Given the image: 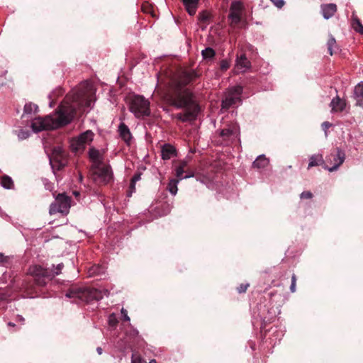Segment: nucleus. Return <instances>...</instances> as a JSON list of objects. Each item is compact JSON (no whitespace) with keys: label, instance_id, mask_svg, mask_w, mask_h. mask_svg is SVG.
<instances>
[{"label":"nucleus","instance_id":"obj_1","mask_svg":"<svg viewBox=\"0 0 363 363\" xmlns=\"http://www.w3.org/2000/svg\"><path fill=\"white\" fill-rule=\"evenodd\" d=\"M93 86L85 83L72 90L52 115L35 118L31 123L33 132L56 129L71 122L77 110L90 108L94 101Z\"/></svg>","mask_w":363,"mask_h":363},{"label":"nucleus","instance_id":"obj_2","mask_svg":"<svg viewBox=\"0 0 363 363\" xmlns=\"http://www.w3.org/2000/svg\"><path fill=\"white\" fill-rule=\"evenodd\" d=\"M194 69L182 71L169 82L165 94L167 101L177 108H185L184 113H179L176 118L182 122L194 121L199 112V107L193 98L192 93L185 86L198 78Z\"/></svg>","mask_w":363,"mask_h":363},{"label":"nucleus","instance_id":"obj_3","mask_svg":"<svg viewBox=\"0 0 363 363\" xmlns=\"http://www.w3.org/2000/svg\"><path fill=\"white\" fill-rule=\"evenodd\" d=\"M104 296H108L107 290H99L96 289L81 288L73 286L65 294V296L72 298L73 302H90L93 300L99 301Z\"/></svg>","mask_w":363,"mask_h":363},{"label":"nucleus","instance_id":"obj_4","mask_svg":"<svg viewBox=\"0 0 363 363\" xmlns=\"http://www.w3.org/2000/svg\"><path fill=\"white\" fill-rule=\"evenodd\" d=\"M63 268V264H58L55 267L54 272H50L48 269H44L38 265L30 266L28 269V274L34 277L36 284L38 286H43L52 280L55 275L60 273Z\"/></svg>","mask_w":363,"mask_h":363},{"label":"nucleus","instance_id":"obj_5","mask_svg":"<svg viewBox=\"0 0 363 363\" xmlns=\"http://www.w3.org/2000/svg\"><path fill=\"white\" fill-rule=\"evenodd\" d=\"M150 103L144 96L134 95L130 99L129 110L138 118H143L150 115Z\"/></svg>","mask_w":363,"mask_h":363},{"label":"nucleus","instance_id":"obj_6","mask_svg":"<svg viewBox=\"0 0 363 363\" xmlns=\"http://www.w3.org/2000/svg\"><path fill=\"white\" fill-rule=\"evenodd\" d=\"M92 177L95 182L106 184L113 179L111 167L103 163L92 165Z\"/></svg>","mask_w":363,"mask_h":363},{"label":"nucleus","instance_id":"obj_7","mask_svg":"<svg viewBox=\"0 0 363 363\" xmlns=\"http://www.w3.org/2000/svg\"><path fill=\"white\" fill-rule=\"evenodd\" d=\"M71 207V198L65 194H59L55 197L54 203L50 206L49 213L50 215L60 213L67 215Z\"/></svg>","mask_w":363,"mask_h":363},{"label":"nucleus","instance_id":"obj_8","mask_svg":"<svg viewBox=\"0 0 363 363\" xmlns=\"http://www.w3.org/2000/svg\"><path fill=\"white\" fill-rule=\"evenodd\" d=\"M94 138V133L91 130H86L81 133L78 137L70 140L71 150L75 153L84 151L86 146L89 145Z\"/></svg>","mask_w":363,"mask_h":363},{"label":"nucleus","instance_id":"obj_9","mask_svg":"<svg viewBox=\"0 0 363 363\" xmlns=\"http://www.w3.org/2000/svg\"><path fill=\"white\" fill-rule=\"evenodd\" d=\"M242 92V87L241 86H235L230 88L225 99L222 101L223 108H228L232 106L239 104L241 101L240 96Z\"/></svg>","mask_w":363,"mask_h":363},{"label":"nucleus","instance_id":"obj_10","mask_svg":"<svg viewBox=\"0 0 363 363\" xmlns=\"http://www.w3.org/2000/svg\"><path fill=\"white\" fill-rule=\"evenodd\" d=\"M345 160V154L343 150L337 148L336 153H330L326 157V162L331 164L330 167L325 166V169L329 172H334L344 162Z\"/></svg>","mask_w":363,"mask_h":363},{"label":"nucleus","instance_id":"obj_11","mask_svg":"<svg viewBox=\"0 0 363 363\" xmlns=\"http://www.w3.org/2000/svg\"><path fill=\"white\" fill-rule=\"evenodd\" d=\"M244 9V5L240 1H233L231 3L229 18L231 20L232 23L237 25L240 22Z\"/></svg>","mask_w":363,"mask_h":363},{"label":"nucleus","instance_id":"obj_12","mask_svg":"<svg viewBox=\"0 0 363 363\" xmlns=\"http://www.w3.org/2000/svg\"><path fill=\"white\" fill-rule=\"evenodd\" d=\"M50 163L53 167L54 163L57 165L58 169L62 168L66 164L65 153L62 147H55L50 156Z\"/></svg>","mask_w":363,"mask_h":363},{"label":"nucleus","instance_id":"obj_13","mask_svg":"<svg viewBox=\"0 0 363 363\" xmlns=\"http://www.w3.org/2000/svg\"><path fill=\"white\" fill-rule=\"evenodd\" d=\"M220 135L225 140L233 141L239 135V128L236 123H233L221 130Z\"/></svg>","mask_w":363,"mask_h":363},{"label":"nucleus","instance_id":"obj_14","mask_svg":"<svg viewBox=\"0 0 363 363\" xmlns=\"http://www.w3.org/2000/svg\"><path fill=\"white\" fill-rule=\"evenodd\" d=\"M251 67L250 62L247 59L245 54L241 55L236 59L234 72L235 74L247 72Z\"/></svg>","mask_w":363,"mask_h":363},{"label":"nucleus","instance_id":"obj_15","mask_svg":"<svg viewBox=\"0 0 363 363\" xmlns=\"http://www.w3.org/2000/svg\"><path fill=\"white\" fill-rule=\"evenodd\" d=\"M321 13L325 19H329L337 11V6L335 4H325L320 6Z\"/></svg>","mask_w":363,"mask_h":363},{"label":"nucleus","instance_id":"obj_16","mask_svg":"<svg viewBox=\"0 0 363 363\" xmlns=\"http://www.w3.org/2000/svg\"><path fill=\"white\" fill-rule=\"evenodd\" d=\"M330 106L331 107L332 112H340L345 108L346 102L337 96L332 99Z\"/></svg>","mask_w":363,"mask_h":363},{"label":"nucleus","instance_id":"obj_17","mask_svg":"<svg viewBox=\"0 0 363 363\" xmlns=\"http://www.w3.org/2000/svg\"><path fill=\"white\" fill-rule=\"evenodd\" d=\"M118 133L121 138L126 143H129L132 139V135L130 133V129L124 123H121L118 126Z\"/></svg>","mask_w":363,"mask_h":363},{"label":"nucleus","instance_id":"obj_18","mask_svg":"<svg viewBox=\"0 0 363 363\" xmlns=\"http://www.w3.org/2000/svg\"><path fill=\"white\" fill-rule=\"evenodd\" d=\"M187 166V162L186 161H182L178 167H176L175 174L178 178V180H182L183 179H187L194 177V173L191 172L189 174L183 176L184 172H185V168Z\"/></svg>","mask_w":363,"mask_h":363},{"label":"nucleus","instance_id":"obj_19","mask_svg":"<svg viewBox=\"0 0 363 363\" xmlns=\"http://www.w3.org/2000/svg\"><path fill=\"white\" fill-rule=\"evenodd\" d=\"M186 11L190 16H194L199 4V0H182Z\"/></svg>","mask_w":363,"mask_h":363},{"label":"nucleus","instance_id":"obj_20","mask_svg":"<svg viewBox=\"0 0 363 363\" xmlns=\"http://www.w3.org/2000/svg\"><path fill=\"white\" fill-rule=\"evenodd\" d=\"M175 148L169 144H165L162 146L161 153L163 160H169L175 155Z\"/></svg>","mask_w":363,"mask_h":363},{"label":"nucleus","instance_id":"obj_21","mask_svg":"<svg viewBox=\"0 0 363 363\" xmlns=\"http://www.w3.org/2000/svg\"><path fill=\"white\" fill-rule=\"evenodd\" d=\"M354 94L357 101V104L359 106L363 107V82L359 83L355 86Z\"/></svg>","mask_w":363,"mask_h":363},{"label":"nucleus","instance_id":"obj_22","mask_svg":"<svg viewBox=\"0 0 363 363\" xmlns=\"http://www.w3.org/2000/svg\"><path fill=\"white\" fill-rule=\"evenodd\" d=\"M89 155L90 159L93 162L92 165H97L102 163V157L101 154L98 150L94 148H91L89 151Z\"/></svg>","mask_w":363,"mask_h":363},{"label":"nucleus","instance_id":"obj_23","mask_svg":"<svg viewBox=\"0 0 363 363\" xmlns=\"http://www.w3.org/2000/svg\"><path fill=\"white\" fill-rule=\"evenodd\" d=\"M322 163H323V157L321 154L313 155L309 157L308 169H311V167L318 166Z\"/></svg>","mask_w":363,"mask_h":363},{"label":"nucleus","instance_id":"obj_24","mask_svg":"<svg viewBox=\"0 0 363 363\" xmlns=\"http://www.w3.org/2000/svg\"><path fill=\"white\" fill-rule=\"evenodd\" d=\"M269 164V160L264 155H261L257 157L253 162V167L256 168H264Z\"/></svg>","mask_w":363,"mask_h":363},{"label":"nucleus","instance_id":"obj_25","mask_svg":"<svg viewBox=\"0 0 363 363\" xmlns=\"http://www.w3.org/2000/svg\"><path fill=\"white\" fill-rule=\"evenodd\" d=\"M38 108V107L36 104H34L30 102L26 104V105L24 106L23 117L36 113Z\"/></svg>","mask_w":363,"mask_h":363},{"label":"nucleus","instance_id":"obj_26","mask_svg":"<svg viewBox=\"0 0 363 363\" xmlns=\"http://www.w3.org/2000/svg\"><path fill=\"white\" fill-rule=\"evenodd\" d=\"M88 273L90 277L101 275L105 273V267L102 265H94L89 269Z\"/></svg>","mask_w":363,"mask_h":363},{"label":"nucleus","instance_id":"obj_27","mask_svg":"<svg viewBox=\"0 0 363 363\" xmlns=\"http://www.w3.org/2000/svg\"><path fill=\"white\" fill-rule=\"evenodd\" d=\"M179 182V180L175 179H172L169 181V183L167 185V190L173 196H175L177 193V191H178L177 185H178Z\"/></svg>","mask_w":363,"mask_h":363},{"label":"nucleus","instance_id":"obj_28","mask_svg":"<svg viewBox=\"0 0 363 363\" xmlns=\"http://www.w3.org/2000/svg\"><path fill=\"white\" fill-rule=\"evenodd\" d=\"M0 183L4 188L7 189H12L13 186V180L9 176H3L1 178Z\"/></svg>","mask_w":363,"mask_h":363},{"label":"nucleus","instance_id":"obj_29","mask_svg":"<svg viewBox=\"0 0 363 363\" xmlns=\"http://www.w3.org/2000/svg\"><path fill=\"white\" fill-rule=\"evenodd\" d=\"M327 45H328V50L330 55H333V51L335 49H337L336 40L333 36H332V35L330 36V38L328 40V43H327Z\"/></svg>","mask_w":363,"mask_h":363},{"label":"nucleus","instance_id":"obj_30","mask_svg":"<svg viewBox=\"0 0 363 363\" xmlns=\"http://www.w3.org/2000/svg\"><path fill=\"white\" fill-rule=\"evenodd\" d=\"M202 57L204 60H211L216 55L214 50L211 48H206L201 51Z\"/></svg>","mask_w":363,"mask_h":363},{"label":"nucleus","instance_id":"obj_31","mask_svg":"<svg viewBox=\"0 0 363 363\" xmlns=\"http://www.w3.org/2000/svg\"><path fill=\"white\" fill-rule=\"evenodd\" d=\"M352 27L356 31L363 34V26L357 17H353Z\"/></svg>","mask_w":363,"mask_h":363},{"label":"nucleus","instance_id":"obj_32","mask_svg":"<svg viewBox=\"0 0 363 363\" xmlns=\"http://www.w3.org/2000/svg\"><path fill=\"white\" fill-rule=\"evenodd\" d=\"M17 135L19 140H24L29 137L30 133L27 130H20Z\"/></svg>","mask_w":363,"mask_h":363},{"label":"nucleus","instance_id":"obj_33","mask_svg":"<svg viewBox=\"0 0 363 363\" xmlns=\"http://www.w3.org/2000/svg\"><path fill=\"white\" fill-rule=\"evenodd\" d=\"M220 69L226 71L230 67V62L227 60H223L220 63Z\"/></svg>","mask_w":363,"mask_h":363},{"label":"nucleus","instance_id":"obj_34","mask_svg":"<svg viewBox=\"0 0 363 363\" xmlns=\"http://www.w3.org/2000/svg\"><path fill=\"white\" fill-rule=\"evenodd\" d=\"M131 363H142V358L140 355L133 353L131 357Z\"/></svg>","mask_w":363,"mask_h":363},{"label":"nucleus","instance_id":"obj_35","mask_svg":"<svg viewBox=\"0 0 363 363\" xmlns=\"http://www.w3.org/2000/svg\"><path fill=\"white\" fill-rule=\"evenodd\" d=\"M275 6H277L279 9H281L284 5V0H270Z\"/></svg>","mask_w":363,"mask_h":363},{"label":"nucleus","instance_id":"obj_36","mask_svg":"<svg viewBox=\"0 0 363 363\" xmlns=\"http://www.w3.org/2000/svg\"><path fill=\"white\" fill-rule=\"evenodd\" d=\"M135 191V183H133V182H130V186H129V191H128L127 196L128 197H130L132 196V194Z\"/></svg>","mask_w":363,"mask_h":363},{"label":"nucleus","instance_id":"obj_37","mask_svg":"<svg viewBox=\"0 0 363 363\" xmlns=\"http://www.w3.org/2000/svg\"><path fill=\"white\" fill-rule=\"evenodd\" d=\"M331 123L328 122V121H325L324 123H322V128L323 129V130L325 131V136L327 137L328 136V133H327V130L331 126Z\"/></svg>","mask_w":363,"mask_h":363},{"label":"nucleus","instance_id":"obj_38","mask_svg":"<svg viewBox=\"0 0 363 363\" xmlns=\"http://www.w3.org/2000/svg\"><path fill=\"white\" fill-rule=\"evenodd\" d=\"M249 286V284H240L238 287V291L239 293H244L246 291L247 287Z\"/></svg>","mask_w":363,"mask_h":363},{"label":"nucleus","instance_id":"obj_39","mask_svg":"<svg viewBox=\"0 0 363 363\" xmlns=\"http://www.w3.org/2000/svg\"><path fill=\"white\" fill-rule=\"evenodd\" d=\"M312 194L310 191H303L301 194V199H311L312 198Z\"/></svg>","mask_w":363,"mask_h":363},{"label":"nucleus","instance_id":"obj_40","mask_svg":"<svg viewBox=\"0 0 363 363\" xmlns=\"http://www.w3.org/2000/svg\"><path fill=\"white\" fill-rule=\"evenodd\" d=\"M121 313L123 317V320H125V321H128L129 322L130 321V318L129 316L128 315V312L124 308H122L121 311Z\"/></svg>","mask_w":363,"mask_h":363},{"label":"nucleus","instance_id":"obj_41","mask_svg":"<svg viewBox=\"0 0 363 363\" xmlns=\"http://www.w3.org/2000/svg\"><path fill=\"white\" fill-rule=\"evenodd\" d=\"M140 179L141 174L140 173H138L133 177L131 182H133V183H136L138 181L140 180Z\"/></svg>","mask_w":363,"mask_h":363},{"label":"nucleus","instance_id":"obj_42","mask_svg":"<svg viewBox=\"0 0 363 363\" xmlns=\"http://www.w3.org/2000/svg\"><path fill=\"white\" fill-rule=\"evenodd\" d=\"M290 290L292 293L296 291V284L291 283L290 286Z\"/></svg>","mask_w":363,"mask_h":363},{"label":"nucleus","instance_id":"obj_43","mask_svg":"<svg viewBox=\"0 0 363 363\" xmlns=\"http://www.w3.org/2000/svg\"><path fill=\"white\" fill-rule=\"evenodd\" d=\"M207 18H208L207 16H206L205 14L199 15V19L201 21H206Z\"/></svg>","mask_w":363,"mask_h":363},{"label":"nucleus","instance_id":"obj_44","mask_svg":"<svg viewBox=\"0 0 363 363\" xmlns=\"http://www.w3.org/2000/svg\"><path fill=\"white\" fill-rule=\"evenodd\" d=\"M296 277L295 274H293L291 277V283L296 284Z\"/></svg>","mask_w":363,"mask_h":363},{"label":"nucleus","instance_id":"obj_45","mask_svg":"<svg viewBox=\"0 0 363 363\" xmlns=\"http://www.w3.org/2000/svg\"><path fill=\"white\" fill-rule=\"evenodd\" d=\"M4 256L3 254L0 253V264L4 262Z\"/></svg>","mask_w":363,"mask_h":363},{"label":"nucleus","instance_id":"obj_46","mask_svg":"<svg viewBox=\"0 0 363 363\" xmlns=\"http://www.w3.org/2000/svg\"><path fill=\"white\" fill-rule=\"evenodd\" d=\"M109 323H110V325H115V323H115V321H113V320L112 319V316H111V317L109 318Z\"/></svg>","mask_w":363,"mask_h":363},{"label":"nucleus","instance_id":"obj_47","mask_svg":"<svg viewBox=\"0 0 363 363\" xmlns=\"http://www.w3.org/2000/svg\"><path fill=\"white\" fill-rule=\"evenodd\" d=\"M96 351H97L99 354H102V349L101 347H97Z\"/></svg>","mask_w":363,"mask_h":363},{"label":"nucleus","instance_id":"obj_48","mask_svg":"<svg viewBox=\"0 0 363 363\" xmlns=\"http://www.w3.org/2000/svg\"><path fill=\"white\" fill-rule=\"evenodd\" d=\"M54 104H55V102H54L53 101H51L50 102V107H52V106H54Z\"/></svg>","mask_w":363,"mask_h":363},{"label":"nucleus","instance_id":"obj_49","mask_svg":"<svg viewBox=\"0 0 363 363\" xmlns=\"http://www.w3.org/2000/svg\"><path fill=\"white\" fill-rule=\"evenodd\" d=\"M150 363H156V361L155 359H152Z\"/></svg>","mask_w":363,"mask_h":363}]
</instances>
